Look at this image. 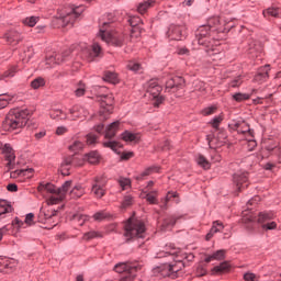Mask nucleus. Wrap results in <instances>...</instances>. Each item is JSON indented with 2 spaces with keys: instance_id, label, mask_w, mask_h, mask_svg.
<instances>
[{
  "instance_id": "nucleus-61",
  "label": "nucleus",
  "mask_w": 281,
  "mask_h": 281,
  "mask_svg": "<svg viewBox=\"0 0 281 281\" xmlns=\"http://www.w3.org/2000/svg\"><path fill=\"white\" fill-rule=\"evenodd\" d=\"M55 133L56 135H66V133H69V127L58 126Z\"/></svg>"
},
{
  "instance_id": "nucleus-36",
  "label": "nucleus",
  "mask_w": 281,
  "mask_h": 281,
  "mask_svg": "<svg viewBox=\"0 0 281 281\" xmlns=\"http://www.w3.org/2000/svg\"><path fill=\"white\" fill-rule=\"evenodd\" d=\"M133 203H135V200H134L133 195L126 194L123 198V202L121 204V207H122V210H126V207H131V205H133Z\"/></svg>"
},
{
  "instance_id": "nucleus-47",
  "label": "nucleus",
  "mask_w": 281,
  "mask_h": 281,
  "mask_svg": "<svg viewBox=\"0 0 281 281\" xmlns=\"http://www.w3.org/2000/svg\"><path fill=\"white\" fill-rule=\"evenodd\" d=\"M146 200L151 205H157V191H151L146 194Z\"/></svg>"
},
{
  "instance_id": "nucleus-25",
  "label": "nucleus",
  "mask_w": 281,
  "mask_h": 281,
  "mask_svg": "<svg viewBox=\"0 0 281 281\" xmlns=\"http://www.w3.org/2000/svg\"><path fill=\"white\" fill-rule=\"evenodd\" d=\"M153 5H155V0H146L144 2H140L137 7V12L139 14H146L148 8H153Z\"/></svg>"
},
{
  "instance_id": "nucleus-34",
  "label": "nucleus",
  "mask_w": 281,
  "mask_h": 281,
  "mask_svg": "<svg viewBox=\"0 0 281 281\" xmlns=\"http://www.w3.org/2000/svg\"><path fill=\"white\" fill-rule=\"evenodd\" d=\"M122 139L124 142H139V134L125 132V133L122 134Z\"/></svg>"
},
{
  "instance_id": "nucleus-31",
  "label": "nucleus",
  "mask_w": 281,
  "mask_h": 281,
  "mask_svg": "<svg viewBox=\"0 0 281 281\" xmlns=\"http://www.w3.org/2000/svg\"><path fill=\"white\" fill-rule=\"evenodd\" d=\"M72 223L74 225H78L79 227H82L83 223H87V215L83 214H74L72 215Z\"/></svg>"
},
{
  "instance_id": "nucleus-50",
  "label": "nucleus",
  "mask_w": 281,
  "mask_h": 281,
  "mask_svg": "<svg viewBox=\"0 0 281 281\" xmlns=\"http://www.w3.org/2000/svg\"><path fill=\"white\" fill-rule=\"evenodd\" d=\"M14 74H16V67H11L3 75H0V80H5V78H14Z\"/></svg>"
},
{
  "instance_id": "nucleus-9",
  "label": "nucleus",
  "mask_w": 281,
  "mask_h": 281,
  "mask_svg": "<svg viewBox=\"0 0 281 281\" xmlns=\"http://www.w3.org/2000/svg\"><path fill=\"white\" fill-rule=\"evenodd\" d=\"M271 218H273V214L271 213H259L257 223L261 225V228L265 229V232L277 229L278 223L271 222Z\"/></svg>"
},
{
  "instance_id": "nucleus-11",
  "label": "nucleus",
  "mask_w": 281,
  "mask_h": 281,
  "mask_svg": "<svg viewBox=\"0 0 281 281\" xmlns=\"http://www.w3.org/2000/svg\"><path fill=\"white\" fill-rule=\"evenodd\" d=\"M233 181L238 192H243V190L249 188V178L247 177V172L237 171L233 176Z\"/></svg>"
},
{
  "instance_id": "nucleus-7",
  "label": "nucleus",
  "mask_w": 281,
  "mask_h": 281,
  "mask_svg": "<svg viewBox=\"0 0 281 281\" xmlns=\"http://www.w3.org/2000/svg\"><path fill=\"white\" fill-rule=\"evenodd\" d=\"M166 256H178L180 259L183 260H194V255L183 252L180 248L175 247V245L170 244L165 247V250L157 255V258H166Z\"/></svg>"
},
{
  "instance_id": "nucleus-16",
  "label": "nucleus",
  "mask_w": 281,
  "mask_h": 281,
  "mask_svg": "<svg viewBox=\"0 0 281 281\" xmlns=\"http://www.w3.org/2000/svg\"><path fill=\"white\" fill-rule=\"evenodd\" d=\"M16 267V260L10 258L0 257V272L10 273L12 269Z\"/></svg>"
},
{
  "instance_id": "nucleus-15",
  "label": "nucleus",
  "mask_w": 281,
  "mask_h": 281,
  "mask_svg": "<svg viewBox=\"0 0 281 281\" xmlns=\"http://www.w3.org/2000/svg\"><path fill=\"white\" fill-rule=\"evenodd\" d=\"M225 20H223V18L220 16H214L209 19V24L206 25L207 27H210V30H212L213 32H223L225 29Z\"/></svg>"
},
{
  "instance_id": "nucleus-58",
  "label": "nucleus",
  "mask_w": 281,
  "mask_h": 281,
  "mask_svg": "<svg viewBox=\"0 0 281 281\" xmlns=\"http://www.w3.org/2000/svg\"><path fill=\"white\" fill-rule=\"evenodd\" d=\"M82 148H85L82 140H75L72 143V150H82Z\"/></svg>"
},
{
  "instance_id": "nucleus-4",
  "label": "nucleus",
  "mask_w": 281,
  "mask_h": 281,
  "mask_svg": "<svg viewBox=\"0 0 281 281\" xmlns=\"http://www.w3.org/2000/svg\"><path fill=\"white\" fill-rule=\"evenodd\" d=\"M172 258H176V261L173 263H165L160 267H157L154 269L155 276H161L162 278H177L179 276V271L186 267L183 265L182 259L179 258V255L171 256Z\"/></svg>"
},
{
  "instance_id": "nucleus-64",
  "label": "nucleus",
  "mask_w": 281,
  "mask_h": 281,
  "mask_svg": "<svg viewBox=\"0 0 281 281\" xmlns=\"http://www.w3.org/2000/svg\"><path fill=\"white\" fill-rule=\"evenodd\" d=\"M214 113H216V106H210L203 110V115H212Z\"/></svg>"
},
{
  "instance_id": "nucleus-54",
  "label": "nucleus",
  "mask_w": 281,
  "mask_h": 281,
  "mask_svg": "<svg viewBox=\"0 0 281 281\" xmlns=\"http://www.w3.org/2000/svg\"><path fill=\"white\" fill-rule=\"evenodd\" d=\"M97 142H98V136H95L94 134H88L87 135L88 146H93L94 144H97Z\"/></svg>"
},
{
  "instance_id": "nucleus-41",
  "label": "nucleus",
  "mask_w": 281,
  "mask_h": 281,
  "mask_svg": "<svg viewBox=\"0 0 281 281\" xmlns=\"http://www.w3.org/2000/svg\"><path fill=\"white\" fill-rule=\"evenodd\" d=\"M176 223H177V217L175 216L168 217L162 223V229L164 231L170 229V227H175Z\"/></svg>"
},
{
  "instance_id": "nucleus-8",
  "label": "nucleus",
  "mask_w": 281,
  "mask_h": 281,
  "mask_svg": "<svg viewBox=\"0 0 281 281\" xmlns=\"http://www.w3.org/2000/svg\"><path fill=\"white\" fill-rule=\"evenodd\" d=\"M214 31L210 29L207 25L200 26L195 32V41L198 45H203L205 47H210L212 43V36Z\"/></svg>"
},
{
  "instance_id": "nucleus-43",
  "label": "nucleus",
  "mask_w": 281,
  "mask_h": 281,
  "mask_svg": "<svg viewBox=\"0 0 281 281\" xmlns=\"http://www.w3.org/2000/svg\"><path fill=\"white\" fill-rule=\"evenodd\" d=\"M33 56H34V48L32 46H27L24 49L23 60H25V63H29V60H32Z\"/></svg>"
},
{
  "instance_id": "nucleus-33",
  "label": "nucleus",
  "mask_w": 281,
  "mask_h": 281,
  "mask_svg": "<svg viewBox=\"0 0 281 281\" xmlns=\"http://www.w3.org/2000/svg\"><path fill=\"white\" fill-rule=\"evenodd\" d=\"M34 172V169H21V170H15L11 172V177L13 179H16V177H30L27 175H32Z\"/></svg>"
},
{
  "instance_id": "nucleus-63",
  "label": "nucleus",
  "mask_w": 281,
  "mask_h": 281,
  "mask_svg": "<svg viewBox=\"0 0 281 281\" xmlns=\"http://www.w3.org/2000/svg\"><path fill=\"white\" fill-rule=\"evenodd\" d=\"M108 106V111H111V106H112V102H111V98L109 97H103L102 99V106Z\"/></svg>"
},
{
  "instance_id": "nucleus-28",
  "label": "nucleus",
  "mask_w": 281,
  "mask_h": 281,
  "mask_svg": "<svg viewBox=\"0 0 281 281\" xmlns=\"http://www.w3.org/2000/svg\"><path fill=\"white\" fill-rule=\"evenodd\" d=\"M231 268L232 266L229 265V262L224 261L220 266L214 267L212 271L213 273H227Z\"/></svg>"
},
{
  "instance_id": "nucleus-29",
  "label": "nucleus",
  "mask_w": 281,
  "mask_h": 281,
  "mask_svg": "<svg viewBox=\"0 0 281 281\" xmlns=\"http://www.w3.org/2000/svg\"><path fill=\"white\" fill-rule=\"evenodd\" d=\"M49 115L52 120H67V113L63 112V110H50Z\"/></svg>"
},
{
  "instance_id": "nucleus-5",
  "label": "nucleus",
  "mask_w": 281,
  "mask_h": 281,
  "mask_svg": "<svg viewBox=\"0 0 281 281\" xmlns=\"http://www.w3.org/2000/svg\"><path fill=\"white\" fill-rule=\"evenodd\" d=\"M124 236L126 240H133V238H145L146 226L144 225V222L131 217L125 224Z\"/></svg>"
},
{
  "instance_id": "nucleus-22",
  "label": "nucleus",
  "mask_w": 281,
  "mask_h": 281,
  "mask_svg": "<svg viewBox=\"0 0 281 281\" xmlns=\"http://www.w3.org/2000/svg\"><path fill=\"white\" fill-rule=\"evenodd\" d=\"M128 23L132 26V34H142V29L137 26L142 23V19L139 16H130Z\"/></svg>"
},
{
  "instance_id": "nucleus-37",
  "label": "nucleus",
  "mask_w": 281,
  "mask_h": 281,
  "mask_svg": "<svg viewBox=\"0 0 281 281\" xmlns=\"http://www.w3.org/2000/svg\"><path fill=\"white\" fill-rule=\"evenodd\" d=\"M153 172H159V169H157L156 167H149L147 169H145L138 177H136V179L138 181L144 180V177H148L150 175H153Z\"/></svg>"
},
{
  "instance_id": "nucleus-6",
  "label": "nucleus",
  "mask_w": 281,
  "mask_h": 281,
  "mask_svg": "<svg viewBox=\"0 0 281 281\" xmlns=\"http://www.w3.org/2000/svg\"><path fill=\"white\" fill-rule=\"evenodd\" d=\"M139 269H142V267H139L138 265L135 263H117L114 267V271H116V273H123V277L121 278L120 281H133L135 280V273H137V271H139Z\"/></svg>"
},
{
  "instance_id": "nucleus-12",
  "label": "nucleus",
  "mask_w": 281,
  "mask_h": 281,
  "mask_svg": "<svg viewBox=\"0 0 281 281\" xmlns=\"http://www.w3.org/2000/svg\"><path fill=\"white\" fill-rule=\"evenodd\" d=\"M106 186V182L102 180L101 178H94V181L92 183L91 194L95 196V199H102L104 194H106V189L104 188Z\"/></svg>"
},
{
  "instance_id": "nucleus-32",
  "label": "nucleus",
  "mask_w": 281,
  "mask_h": 281,
  "mask_svg": "<svg viewBox=\"0 0 281 281\" xmlns=\"http://www.w3.org/2000/svg\"><path fill=\"white\" fill-rule=\"evenodd\" d=\"M38 21H41V18L38 16H27L24 20H22L23 25H26L27 27H34V25H36V23H38Z\"/></svg>"
},
{
  "instance_id": "nucleus-13",
  "label": "nucleus",
  "mask_w": 281,
  "mask_h": 281,
  "mask_svg": "<svg viewBox=\"0 0 281 281\" xmlns=\"http://www.w3.org/2000/svg\"><path fill=\"white\" fill-rule=\"evenodd\" d=\"M0 150L2 155H4L5 161H8V168H14V160L16 159V156L14 155V149H12L9 144L3 145L2 143H0Z\"/></svg>"
},
{
  "instance_id": "nucleus-21",
  "label": "nucleus",
  "mask_w": 281,
  "mask_h": 281,
  "mask_svg": "<svg viewBox=\"0 0 281 281\" xmlns=\"http://www.w3.org/2000/svg\"><path fill=\"white\" fill-rule=\"evenodd\" d=\"M269 79V65H266L255 76V82H259V85H262V82H267Z\"/></svg>"
},
{
  "instance_id": "nucleus-17",
  "label": "nucleus",
  "mask_w": 281,
  "mask_h": 281,
  "mask_svg": "<svg viewBox=\"0 0 281 281\" xmlns=\"http://www.w3.org/2000/svg\"><path fill=\"white\" fill-rule=\"evenodd\" d=\"M5 41L9 43V45H19L21 41H23V37L21 36V33L19 31H9L5 34Z\"/></svg>"
},
{
  "instance_id": "nucleus-18",
  "label": "nucleus",
  "mask_w": 281,
  "mask_h": 281,
  "mask_svg": "<svg viewBox=\"0 0 281 281\" xmlns=\"http://www.w3.org/2000/svg\"><path fill=\"white\" fill-rule=\"evenodd\" d=\"M147 93H150V95L157 98V95H159V93H161V86H159V83L157 82L156 79H151L148 83H147Z\"/></svg>"
},
{
  "instance_id": "nucleus-35",
  "label": "nucleus",
  "mask_w": 281,
  "mask_h": 281,
  "mask_svg": "<svg viewBox=\"0 0 281 281\" xmlns=\"http://www.w3.org/2000/svg\"><path fill=\"white\" fill-rule=\"evenodd\" d=\"M82 12H85V7L82 4L72 5L71 18L72 19H80V16L82 15Z\"/></svg>"
},
{
  "instance_id": "nucleus-23",
  "label": "nucleus",
  "mask_w": 281,
  "mask_h": 281,
  "mask_svg": "<svg viewBox=\"0 0 281 281\" xmlns=\"http://www.w3.org/2000/svg\"><path fill=\"white\" fill-rule=\"evenodd\" d=\"M225 254H227L225 249L217 250L213 255L206 256L205 262H212V260H224Z\"/></svg>"
},
{
  "instance_id": "nucleus-56",
  "label": "nucleus",
  "mask_w": 281,
  "mask_h": 281,
  "mask_svg": "<svg viewBox=\"0 0 281 281\" xmlns=\"http://www.w3.org/2000/svg\"><path fill=\"white\" fill-rule=\"evenodd\" d=\"M175 198H177V193L169 192L167 194V196L165 198V200H164V206L162 207L166 210V207H168V201H170L171 199H175Z\"/></svg>"
},
{
  "instance_id": "nucleus-14",
  "label": "nucleus",
  "mask_w": 281,
  "mask_h": 281,
  "mask_svg": "<svg viewBox=\"0 0 281 281\" xmlns=\"http://www.w3.org/2000/svg\"><path fill=\"white\" fill-rule=\"evenodd\" d=\"M217 133L214 134V138L211 135L206 136L207 143L210 148H214V146H212V143L216 139V142H218L217 146H223V144H225L226 139H227V134L225 133V130H216Z\"/></svg>"
},
{
  "instance_id": "nucleus-59",
  "label": "nucleus",
  "mask_w": 281,
  "mask_h": 281,
  "mask_svg": "<svg viewBox=\"0 0 281 281\" xmlns=\"http://www.w3.org/2000/svg\"><path fill=\"white\" fill-rule=\"evenodd\" d=\"M244 280L245 281H259L258 277L255 273L248 272L244 274Z\"/></svg>"
},
{
  "instance_id": "nucleus-30",
  "label": "nucleus",
  "mask_w": 281,
  "mask_h": 281,
  "mask_svg": "<svg viewBox=\"0 0 281 281\" xmlns=\"http://www.w3.org/2000/svg\"><path fill=\"white\" fill-rule=\"evenodd\" d=\"M60 172L63 177H69L71 175V160H65L60 166Z\"/></svg>"
},
{
  "instance_id": "nucleus-40",
  "label": "nucleus",
  "mask_w": 281,
  "mask_h": 281,
  "mask_svg": "<svg viewBox=\"0 0 281 281\" xmlns=\"http://www.w3.org/2000/svg\"><path fill=\"white\" fill-rule=\"evenodd\" d=\"M10 212H12V206H10V204H8V201L0 200V216L2 214H8Z\"/></svg>"
},
{
  "instance_id": "nucleus-52",
  "label": "nucleus",
  "mask_w": 281,
  "mask_h": 281,
  "mask_svg": "<svg viewBox=\"0 0 281 281\" xmlns=\"http://www.w3.org/2000/svg\"><path fill=\"white\" fill-rule=\"evenodd\" d=\"M109 213L104 212V211H99L93 215L94 221H104V218H108Z\"/></svg>"
},
{
  "instance_id": "nucleus-42",
  "label": "nucleus",
  "mask_w": 281,
  "mask_h": 281,
  "mask_svg": "<svg viewBox=\"0 0 281 281\" xmlns=\"http://www.w3.org/2000/svg\"><path fill=\"white\" fill-rule=\"evenodd\" d=\"M103 79L106 82H112L113 85H115V82H117V74L111 72V71H106Z\"/></svg>"
},
{
  "instance_id": "nucleus-48",
  "label": "nucleus",
  "mask_w": 281,
  "mask_h": 281,
  "mask_svg": "<svg viewBox=\"0 0 281 281\" xmlns=\"http://www.w3.org/2000/svg\"><path fill=\"white\" fill-rule=\"evenodd\" d=\"M83 238H85V240H91L93 238H102V234H100L95 231H90L83 235Z\"/></svg>"
},
{
  "instance_id": "nucleus-38",
  "label": "nucleus",
  "mask_w": 281,
  "mask_h": 281,
  "mask_svg": "<svg viewBox=\"0 0 281 281\" xmlns=\"http://www.w3.org/2000/svg\"><path fill=\"white\" fill-rule=\"evenodd\" d=\"M13 95L10 94H0V109H5L10 104Z\"/></svg>"
},
{
  "instance_id": "nucleus-19",
  "label": "nucleus",
  "mask_w": 281,
  "mask_h": 281,
  "mask_svg": "<svg viewBox=\"0 0 281 281\" xmlns=\"http://www.w3.org/2000/svg\"><path fill=\"white\" fill-rule=\"evenodd\" d=\"M223 229H225V226L222 224L221 221L213 222L210 232L206 234V240H212L214 234H218V232H223Z\"/></svg>"
},
{
  "instance_id": "nucleus-53",
  "label": "nucleus",
  "mask_w": 281,
  "mask_h": 281,
  "mask_svg": "<svg viewBox=\"0 0 281 281\" xmlns=\"http://www.w3.org/2000/svg\"><path fill=\"white\" fill-rule=\"evenodd\" d=\"M127 69H130L131 71H142V65L135 61H130L127 64Z\"/></svg>"
},
{
  "instance_id": "nucleus-27",
  "label": "nucleus",
  "mask_w": 281,
  "mask_h": 281,
  "mask_svg": "<svg viewBox=\"0 0 281 281\" xmlns=\"http://www.w3.org/2000/svg\"><path fill=\"white\" fill-rule=\"evenodd\" d=\"M86 161L90 164H100V154L98 151H90L85 156Z\"/></svg>"
},
{
  "instance_id": "nucleus-1",
  "label": "nucleus",
  "mask_w": 281,
  "mask_h": 281,
  "mask_svg": "<svg viewBox=\"0 0 281 281\" xmlns=\"http://www.w3.org/2000/svg\"><path fill=\"white\" fill-rule=\"evenodd\" d=\"M69 188H71V181H66L61 188H58L53 183H40L37 187L38 192H41V194H48L40 210V223H55L54 218H56L58 211H49V205H58V203H61L65 200Z\"/></svg>"
},
{
  "instance_id": "nucleus-46",
  "label": "nucleus",
  "mask_w": 281,
  "mask_h": 281,
  "mask_svg": "<svg viewBox=\"0 0 281 281\" xmlns=\"http://www.w3.org/2000/svg\"><path fill=\"white\" fill-rule=\"evenodd\" d=\"M248 50L250 54H254V52H260V45L258 42L250 40L248 43Z\"/></svg>"
},
{
  "instance_id": "nucleus-26",
  "label": "nucleus",
  "mask_w": 281,
  "mask_h": 281,
  "mask_svg": "<svg viewBox=\"0 0 281 281\" xmlns=\"http://www.w3.org/2000/svg\"><path fill=\"white\" fill-rule=\"evenodd\" d=\"M89 56L91 60H93V58H99V56H102V47L100 46V44L95 42L92 44Z\"/></svg>"
},
{
  "instance_id": "nucleus-20",
  "label": "nucleus",
  "mask_w": 281,
  "mask_h": 281,
  "mask_svg": "<svg viewBox=\"0 0 281 281\" xmlns=\"http://www.w3.org/2000/svg\"><path fill=\"white\" fill-rule=\"evenodd\" d=\"M121 126L122 123H120V121L111 123L105 131L106 139H113V136L117 133V131H120Z\"/></svg>"
},
{
  "instance_id": "nucleus-45",
  "label": "nucleus",
  "mask_w": 281,
  "mask_h": 281,
  "mask_svg": "<svg viewBox=\"0 0 281 281\" xmlns=\"http://www.w3.org/2000/svg\"><path fill=\"white\" fill-rule=\"evenodd\" d=\"M249 98H251V95L248 93L238 92V93L233 94V100H235L236 102H243L245 100H249Z\"/></svg>"
},
{
  "instance_id": "nucleus-60",
  "label": "nucleus",
  "mask_w": 281,
  "mask_h": 281,
  "mask_svg": "<svg viewBox=\"0 0 281 281\" xmlns=\"http://www.w3.org/2000/svg\"><path fill=\"white\" fill-rule=\"evenodd\" d=\"M83 93H85V85L80 82L78 89L75 91V95H77V98H80L82 97Z\"/></svg>"
},
{
  "instance_id": "nucleus-62",
  "label": "nucleus",
  "mask_w": 281,
  "mask_h": 281,
  "mask_svg": "<svg viewBox=\"0 0 281 281\" xmlns=\"http://www.w3.org/2000/svg\"><path fill=\"white\" fill-rule=\"evenodd\" d=\"M153 100L154 106H159L164 102V97H159V94H157L156 97H153Z\"/></svg>"
},
{
  "instance_id": "nucleus-10",
  "label": "nucleus",
  "mask_w": 281,
  "mask_h": 281,
  "mask_svg": "<svg viewBox=\"0 0 281 281\" xmlns=\"http://www.w3.org/2000/svg\"><path fill=\"white\" fill-rule=\"evenodd\" d=\"M167 36L170 41H181L182 38H186V26L170 25L167 31Z\"/></svg>"
},
{
  "instance_id": "nucleus-39",
  "label": "nucleus",
  "mask_w": 281,
  "mask_h": 281,
  "mask_svg": "<svg viewBox=\"0 0 281 281\" xmlns=\"http://www.w3.org/2000/svg\"><path fill=\"white\" fill-rule=\"evenodd\" d=\"M72 193V199H80V196H82L85 194V188H82V186L78 184L75 186L71 190Z\"/></svg>"
},
{
  "instance_id": "nucleus-57",
  "label": "nucleus",
  "mask_w": 281,
  "mask_h": 281,
  "mask_svg": "<svg viewBox=\"0 0 281 281\" xmlns=\"http://www.w3.org/2000/svg\"><path fill=\"white\" fill-rule=\"evenodd\" d=\"M223 122V119L221 116H215L213 119V122H211L213 128H215V131H218V125Z\"/></svg>"
},
{
  "instance_id": "nucleus-49",
  "label": "nucleus",
  "mask_w": 281,
  "mask_h": 281,
  "mask_svg": "<svg viewBox=\"0 0 281 281\" xmlns=\"http://www.w3.org/2000/svg\"><path fill=\"white\" fill-rule=\"evenodd\" d=\"M198 165L204 168V170H210V161H207L203 155L198 157Z\"/></svg>"
},
{
  "instance_id": "nucleus-51",
  "label": "nucleus",
  "mask_w": 281,
  "mask_h": 281,
  "mask_svg": "<svg viewBox=\"0 0 281 281\" xmlns=\"http://www.w3.org/2000/svg\"><path fill=\"white\" fill-rule=\"evenodd\" d=\"M119 184L122 188V190H128V188H131V179L120 178Z\"/></svg>"
},
{
  "instance_id": "nucleus-3",
  "label": "nucleus",
  "mask_w": 281,
  "mask_h": 281,
  "mask_svg": "<svg viewBox=\"0 0 281 281\" xmlns=\"http://www.w3.org/2000/svg\"><path fill=\"white\" fill-rule=\"evenodd\" d=\"M98 36L108 45H114V47H122V45H124V35H122V33L113 31L111 22L102 23Z\"/></svg>"
},
{
  "instance_id": "nucleus-44",
  "label": "nucleus",
  "mask_w": 281,
  "mask_h": 281,
  "mask_svg": "<svg viewBox=\"0 0 281 281\" xmlns=\"http://www.w3.org/2000/svg\"><path fill=\"white\" fill-rule=\"evenodd\" d=\"M31 87L32 89H41V87H45V79H43L42 77L34 79L31 82Z\"/></svg>"
},
{
  "instance_id": "nucleus-55",
  "label": "nucleus",
  "mask_w": 281,
  "mask_h": 281,
  "mask_svg": "<svg viewBox=\"0 0 281 281\" xmlns=\"http://www.w3.org/2000/svg\"><path fill=\"white\" fill-rule=\"evenodd\" d=\"M173 83L176 89H180V87H183V85H186V80L181 77H173Z\"/></svg>"
},
{
  "instance_id": "nucleus-24",
  "label": "nucleus",
  "mask_w": 281,
  "mask_h": 281,
  "mask_svg": "<svg viewBox=\"0 0 281 281\" xmlns=\"http://www.w3.org/2000/svg\"><path fill=\"white\" fill-rule=\"evenodd\" d=\"M65 59H60V55L53 54L49 57L46 58V68L49 69L50 67H54V65H60Z\"/></svg>"
},
{
  "instance_id": "nucleus-2",
  "label": "nucleus",
  "mask_w": 281,
  "mask_h": 281,
  "mask_svg": "<svg viewBox=\"0 0 281 281\" xmlns=\"http://www.w3.org/2000/svg\"><path fill=\"white\" fill-rule=\"evenodd\" d=\"M32 112L30 110H15L9 112L5 120L3 121L4 131H16V128H23L27 124V117Z\"/></svg>"
}]
</instances>
